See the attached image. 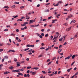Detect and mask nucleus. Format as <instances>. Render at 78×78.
<instances>
[{"label":"nucleus","mask_w":78,"mask_h":78,"mask_svg":"<svg viewBox=\"0 0 78 78\" xmlns=\"http://www.w3.org/2000/svg\"><path fill=\"white\" fill-rule=\"evenodd\" d=\"M10 51H12V52H16L15 51L12 50H9L7 52V53H9L10 52Z\"/></svg>","instance_id":"1"},{"label":"nucleus","mask_w":78,"mask_h":78,"mask_svg":"<svg viewBox=\"0 0 78 78\" xmlns=\"http://www.w3.org/2000/svg\"><path fill=\"white\" fill-rule=\"evenodd\" d=\"M62 49H59L58 52V53H60L62 51Z\"/></svg>","instance_id":"2"},{"label":"nucleus","mask_w":78,"mask_h":78,"mask_svg":"<svg viewBox=\"0 0 78 78\" xmlns=\"http://www.w3.org/2000/svg\"><path fill=\"white\" fill-rule=\"evenodd\" d=\"M58 37V36H57V37H56V36L55 35L54 36V37L52 39V41H53V40H55V39H57V38Z\"/></svg>","instance_id":"3"},{"label":"nucleus","mask_w":78,"mask_h":78,"mask_svg":"<svg viewBox=\"0 0 78 78\" xmlns=\"http://www.w3.org/2000/svg\"><path fill=\"white\" fill-rule=\"evenodd\" d=\"M33 23V20H30V23H29V24H31V23Z\"/></svg>","instance_id":"4"},{"label":"nucleus","mask_w":78,"mask_h":78,"mask_svg":"<svg viewBox=\"0 0 78 78\" xmlns=\"http://www.w3.org/2000/svg\"><path fill=\"white\" fill-rule=\"evenodd\" d=\"M10 73V72L6 71L4 73V74L6 75L8 74V73Z\"/></svg>","instance_id":"5"},{"label":"nucleus","mask_w":78,"mask_h":78,"mask_svg":"<svg viewBox=\"0 0 78 78\" xmlns=\"http://www.w3.org/2000/svg\"><path fill=\"white\" fill-rule=\"evenodd\" d=\"M68 17L69 18H71V17H73V15L71 14H70L69 15Z\"/></svg>","instance_id":"6"},{"label":"nucleus","mask_w":78,"mask_h":78,"mask_svg":"<svg viewBox=\"0 0 78 78\" xmlns=\"http://www.w3.org/2000/svg\"><path fill=\"white\" fill-rule=\"evenodd\" d=\"M52 22H51L52 23H54V22H56V21H57V20L55 19V20H52Z\"/></svg>","instance_id":"7"},{"label":"nucleus","mask_w":78,"mask_h":78,"mask_svg":"<svg viewBox=\"0 0 78 78\" xmlns=\"http://www.w3.org/2000/svg\"><path fill=\"white\" fill-rule=\"evenodd\" d=\"M4 8H6V9H9V7L8 6H5L4 7Z\"/></svg>","instance_id":"8"},{"label":"nucleus","mask_w":78,"mask_h":78,"mask_svg":"<svg viewBox=\"0 0 78 78\" xmlns=\"http://www.w3.org/2000/svg\"><path fill=\"white\" fill-rule=\"evenodd\" d=\"M18 70L20 71H23V70H24V69H23V68H22V69H19Z\"/></svg>","instance_id":"9"},{"label":"nucleus","mask_w":78,"mask_h":78,"mask_svg":"<svg viewBox=\"0 0 78 78\" xmlns=\"http://www.w3.org/2000/svg\"><path fill=\"white\" fill-rule=\"evenodd\" d=\"M78 32L76 34V35H75V37H78Z\"/></svg>","instance_id":"10"},{"label":"nucleus","mask_w":78,"mask_h":78,"mask_svg":"<svg viewBox=\"0 0 78 78\" xmlns=\"http://www.w3.org/2000/svg\"><path fill=\"white\" fill-rule=\"evenodd\" d=\"M18 75H21V76H23V75L22 73H18Z\"/></svg>","instance_id":"11"},{"label":"nucleus","mask_w":78,"mask_h":78,"mask_svg":"<svg viewBox=\"0 0 78 78\" xmlns=\"http://www.w3.org/2000/svg\"><path fill=\"white\" fill-rule=\"evenodd\" d=\"M44 12H49L50 11V10L49 9L45 10L44 11Z\"/></svg>","instance_id":"12"},{"label":"nucleus","mask_w":78,"mask_h":78,"mask_svg":"<svg viewBox=\"0 0 78 78\" xmlns=\"http://www.w3.org/2000/svg\"><path fill=\"white\" fill-rule=\"evenodd\" d=\"M36 73V71L34 72H33L32 73V75H35Z\"/></svg>","instance_id":"13"},{"label":"nucleus","mask_w":78,"mask_h":78,"mask_svg":"<svg viewBox=\"0 0 78 78\" xmlns=\"http://www.w3.org/2000/svg\"><path fill=\"white\" fill-rule=\"evenodd\" d=\"M18 17V16L16 15L15 16H12V17H13L14 19H16V18L17 17Z\"/></svg>","instance_id":"14"},{"label":"nucleus","mask_w":78,"mask_h":78,"mask_svg":"<svg viewBox=\"0 0 78 78\" xmlns=\"http://www.w3.org/2000/svg\"><path fill=\"white\" fill-rule=\"evenodd\" d=\"M18 22H20V21H22V20L21 19H19L17 20Z\"/></svg>","instance_id":"15"},{"label":"nucleus","mask_w":78,"mask_h":78,"mask_svg":"<svg viewBox=\"0 0 78 78\" xmlns=\"http://www.w3.org/2000/svg\"><path fill=\"white\" fill-rule=\"evenodd\" d=\"M33 69H35V70H38L39 68H33Z\"/></svg>","instance_id":"16"},{"label":"nucleus","mask_w":78,"mask_h":78,"mask_svg":"<svg viewBox=\"0 0 78 78\" xmlns=\"http://www.w3.org/2000/svg\"><path fill=\"white\" fill-rule=\"evenodd\" d=\"M75 55H73L72 56V58L73 59L74 58H75Z\"/></svg>","instance_id":"17"},{"label":"nucleus","mask_w":78,"mask_h":78,"mask_svg":"<svg viewBox=\"0 0 78 78\" xmlns=\"http://www.w3.org/2000/svg\"><path fill=\"white\" fill-rule=\"evenodd\" d=\"M14 61H15V62H16L17 61V59L16 58H14Z\"/></svg>","instance_id":"18"},{"label":"nucleus","mask_w":78,"mask_h":78,"mask_svg":"<svg viewBox=\"0 0 78 78\" xmlns=\"http://www.w3.org/2000/svg\"><path fill=\"white\" fill-rule=\"evenodd\" d=\"M70 59V58H69V56L68 57H66L65 58V59L66 60V59Z\"/></svg>","instance_id":"19"},{"label":"nucleus","mask_w":78,"mask_h":78,"mask_svg":"<svg viewBox=\"0 0 78 78\" xmlns=\"http://www.w3.org/2000/svg\"><path fill=\"white\" fill-rule=\"evenodd\" d=\"M14 68V67L13 66H10L9 67V69H12Z\"/></svg>","instance_id":"20"},{"label":"nucleus","mask_w":78,"mask_h":78,"mask_svg":"<svg viewBox=\"0 0 78 78\" xmlns=\"http://www.w3.org/2000/svg\"><path fill=\"white\" fill-rule=\"evenodd\" d=\"M11 36H14L16 35V34H11Z\"/></svg>","instance_id":"21"},{"label":"nucleus","mask_w":78,"mask_h":78,"mask_svg":"<svg viewBox=\"0 0 78 78\" xmlns=\"http://www.w3.org/2000/svg\"><path fill=\"white\" fill-rule=\"evenodd\" d=\"M59 5V3H58L57 4L54 5V6H58Z\"/></svg>","instance_id":"22"},{"label":"nucleus","mask_w":78,"mask_h":78,"mask_svg":"<svg viewBox=\"0 0 78 78\" xmlns=\"http://www.w3.org/2000/svg\"><path fill=\"white\" fill-rule=\"evenodd\" d=\"M4 31H8V29H5Z\"/></svg>","instance_id":"23"},{"label":"nucleus","mask_w":78,"mask_h":78,"mask_svg":"<svg viewBox=\"0 0 78 78\" xmlns=\"http://www.w3.org/2000/svg\"><path fill=\"white\" fill-rule=\"evenodd\" d=\"M24 24H25V25H26V24H28V22H24L23 23Z\"/></svg>","instance_id":"24"},{"label":"nucleus","mask_w":78,"mask_h":78,"mask_svg":"<svg viewBox=\"0 0 78 78\" xmlns=\"http://www.w3.org/2000/svg\"><path fill=\"white\" fill-rule=\"evenodd\" d=\"M31 67H32L31 66H28V67H27V69H31Z\"/></svg>","instance_id":"25"},{"label":"nucleus","mask_w":78,"mask_h":78,"mask_svg":"<svg viewBox=\"0 0 78 78\" xmlns=\"http://www.w3.org/2000/svg\"><path fill=\"white\" fill-rule=\"evenodd\" d=\"M4 58L5 59H8V57L7 56H5V57H4Z\"/></svg>","instance_id":"26"},{"label":"nucleus","mask_w":78,"mask_h":78,"mask_svg":"<svg viewBox=\"0 0 78 78\" xmlns=\"http://www.w3.org/2000/svg\"><path fill=\"white\" fill-rule=\"evenodd\" d=\"M52 17V16H51L48 18V20H49V19H51V18Z\"/></svg>","instance_id":"27"},{"label":"nucleus","mask_w":78,"mask_h":78,"mask_svg":"<svg viewBox=\"0 0 78 78\" xmlns=\"http://www.w3.org/2000/svg\"><path fill=\"white\" fill-rule=\"evenodd\" d=\"M57 41V39H56L55 40H54V41H53V42H56Z\"/></svg>","instance_id":"28"},{"label":"nucleus","mask_w":78,"mask_h":78,"mask_svg":"<svg viewBox=\"0 0 78 78\" xmlns=\"http://www.w3.org/2000/svg\"><path fill=\"white\" fill-rule=\"evenodd\" d=\"M75 62V61L73 62L71 64V66H73L74 64V63Z\"/></svg>","instance_id":"29"},{"label":"nucleus","mask_w":78,"mask_h":78,"mask_svg":"<svg viewBox=\"0 0 78 78\" xmlns=\"http://www.w3.org/2000/svg\"><path fill=\"white\" fill-rule=\"evenodd\" d=\"M15 71L16 72H20V71L19 70H15Z\"/></svg>","instance_id":"30"},{"label":"nucleus","mask_w":78,"mask_h":78,"mask_svg":"<svg viewBox=\"0 0 78 78\" xmlns=\"http://www.w3.org/2000/svg\"><path fill=\"white\" fill-rule=\"evenodd\" d=\"M48 34H46L45 35V37H48Z\"/></svg>","instance_id":"31"},{"label":"nucleus","mask_w":78,"mask_h":78,"mask_svg":"<svg viewBox=\"0 0 78 78\" xmlns=\"http://www.w3.org/2000/svg\"><path fill=\"white\" fill-rule=\"evenodd\" d=\"M29 49H30V48H28L27 49H26L24 50V51H27V50H29Z\"/></svg>","instance_id":"32"},{"label":"nucleus","mask_w":78,"mask_h":78,"mask_svg":"<svg viewBox=\"0 0 78 78\" xmlns=\"http://www.w3.org/2000/svg\"><path fill=\"white\" fill-rule=\"evenodd\" d=\"M25 8V7L23 6H22L20 7V9H23V8Z\"/></svg>","instance_id":"33"},{"label":"nucleus","mask_w":78,"mask_h":78,"mask_svg":"<svg viewBox=\"0 0 78 78\" xmlns=\"http://www.w3.org/2000/svg\"><path fill=\"white\" fill-rule=\"evenodd\" d=\"M3 66V64H2L1 65H0V68H1L2 66Z\"/></svg>","instance_id":"34"},{"label":"nucleus","mask_w":78,"mask_h":78,"mask_svg":"<svg viewBox=\"0 0 78 78\" xmlns=\"http://www.w3.org/2000/svg\"><path fill=\"white\" fill-rule=\"evenodd\" d=\"M45 48H43V47H42V48H40V49L41 50H44V49H45Z\"/></svg>","instance_id":"35"},{"label":"nucleus","mask_w":78,"mask_h":78,"mask_svg":"<svg viewBox=\"0 0 78 78\" xmlns=\"http://www.w3.org/2000/svg\"><path fill=\"white\" fill-rule=\"evenodd\" d=\"M43 55H40L38 57V58H41V57H42Z\"/></svg>","instance_id":"36"},{"label":"nucleus","mask_w":78,"mask_h":78,"mask_svg":"<svg viewBox=\"0 0 78 78\" xmlns=\"http://www.w3.org/2000/svg\"><path fill=\"white\" fill-rule=\"evenodd\" d=\"M72 54H70L69 56L68 57L69 58H70V57H72Z\"/></svg>","instance_id":"37"},{"label":"nucleus","mask_w":78,"mask_h":78,"mask_svg":"<svg viewBox=\"0 0 78 78\" xmlns=\"http://www.w3.org/2000/svg\"><path fill=\"white\" fill-rule=\"evenodd\" d=\"M45 31V30L44 29H43L41 30V31H42V32H44Z\"/></svg>","instance_id":"38"},{"label":"nucleus","mask_w":78,"mask_h":78,"mask_svg":"<svg viewBox=\"0 0 78 78\" xmlns=\"http://www.w3.org/2000/svg\"><path fill=\"white\" fill-rule=\"evenodd\" d=\"M32 49H31L30 50H29L28 52H31L32 51Z\"/></svg>","instance_id":"39"},{"label":"nucleus","mask_w":78,"mask_h":78,"mask_svg":"<svg viewBox=\"0 0 78 78\" xmlns=\"http://www.w3.org/2000/svg\"><path fill=\"white\" fill-rule=\"evenodd\" d=\"M49 49H50V48H48L46 49V51H48V50H49Z\"/></svg>","instance_id":"40"},{"label":"nucleus","mask_w":78,"mask_h":78,"mask_svg":"<svg viewBox=\"0 0 78 78\" xmlns=\"http://www.w3.org/2000/svg\"><path fill=\"white\" fill-rule=\"evenodd\" d=\"M21 26H26L27 25V24H21Z\"/></svg>","instance_id":"41"},{"label":"nucleus","mask_w":78,"mask_h":78,"mask_svg":"<svg viewBox=\"0 0 78 78\" xmlns=\"http://www.w3.org/2000/svg\"><path fill=\"white\" fill-rule=\"evenodd\" d=\"M27 73H30V70H28L27 72Z\"/></svg>","instance_id":"42"},{"label":"nucleus","mask_w":78,"mask_h":78,"mask_svg":"<svg viewBox=\"0 0 78 78\" xmlns=\"http://www.w3.org/2000/svg\"><path fill=\"white\" fill-rule=\"evenodd\" d=\"M24 76L25 77H27V75L26 74H25L24 75Z\"/></svg>","instance_id":"43"},{"label":"nucleus","mask_w":78,"mask_h":78,"mask_svg":"<svg viewBox=\"0 0 78 78\" xmlns=\"http://www.w3.org/2000/svg\"><path fill=\"white\" fill-rule=\"evenodd\" d=\"M3 51V49H0V51Z\"/></svg>","instance_id":"44"},{"label":"nucleus","mask_w":78,"mask_h":78,"mask_svg":"<svg viewBox=\"0 0 78 78\" xmlns=\"http://www.w3.org/2000/svg\"><path fill=\"white\" fill-rule=\"evenodd\" d=\"M25 17L22 16V17L21 18V19H25Z\"/></svg>","instance_id":"45"},{"label":"nucleus","mask_w":78,"mask_h":78,"mask_svg":"<svg viewBox=\"0 0 78 78\" xmlns=\"http://www.w3.org/2000/svg\"><path fill=\"white\" fill-rule=\"evenodd\" d=\"M41 35L42 36H44V34L42 33L41 34Z\"/></svg>","instance_id":"46"},{"label":"nucleus","mask_w":78,"mask_h":78,"mask_svg":"<svg viewBox=\"0 0 78 78\" xmlns=\"http://www.w3.org/2000/svg\"><path fill=\"white\" fill-rule=\"evenodd\" d=\"M64 53H60L59 54L60 55H61L62 56V55H63V54Z\"/></svg>","instance_id":"47"},{"label":"nucleus","mask_w":78,"mask_h":78,"mask_svg":"<svg viewBox=\"0 0 78 78\" xmlns=\"http://www.w3.org/2000/svg\"><path fill=\"white\" fill-rule=\"evenodd\" d=\"M51 63V62H50L49 63H48V66H49V65H50Z\"/></svg>","instance_id":"48"},{"label":"nucleus","mask_w":78,"mask_h":78,"mask_svg":"<svg viewBox=\"0 0 78 78\" xmlns=\"http://www.w3.org/2000/svg\"><path fill=\"white\" fill-rule=\"evenodd\" d=\"M39 37L41 38V39H42V35H40Z\"/></svg>","instance_id":"49"},{"label":"nucleus","mask_w":78,"mask_h":78,"mask_svg":"<svg viewBox=\"0 0 78 78\" xmlns=\"http://www.w3.org/2000/svg\"><path fill=\"white\" fill-rule=\"evenodd\" d=\"M67 44V42H66L63 45H66Z\"/></svg>","instance_id":"50"},{"label":"nucleus","mask_w":78,"mask_h":78,"mask_svg":"<svg viewBox=\"0 0 78 78\" xmlns=\"http://www.w3.org/2000/svg\"><path fill=\"white\" fill-rule=\"evenodd\" d=\"M6 44L7 45H11V44H9V43H7Z\"/></svg>","instance_id":"51"},{"label":"nucleus","mask_w":78,"mask_h":78,"mask_svg":"<svg viewBox=\"0 0 78 78\" xmlns=\"http://www.w3.org/2000/svg\"><path fill=\"white\" fill-rule=\"evenodd\" d=\"M56 58L55 57H54L52 58V60H54V59H56Z\"/></svg>","instance_id":"52"},{"label":"nucleus","mask_w":78,"mask_h":78,"mask_svg":"<svg viewBox=\"0 0 78 78\" xmlns=\"http://www.w3.org/2000/svg\"><path fill=\"white\" fill-rule=\"evenodd\" d=\"M30 46L31 47H34V45H30Z\"/></svg>","instance_id":"53"},{"label":"nucleus","mask_w":78,"mask_h":78,"mask_svg":"<svg viewBox=\"0 0 78 78\" xmlns=\"http://www.w3.org/2000/svg\"><path fill=\"white\" fill-rule=\"evenodd\" d=\"M61 47H62V45H60L59 47V48H61Z\"/></svg>","instance_id":"54"},{"label":"nucleus","mask_w":78,"mask_h":78,"mask_svg":"<svg viewBox=\"0 0 78 78\" xmlns=\"http://www.w3.org/2000/svg\"><path fill=\"white\" fill-rule=\"evenodd\" d=\"M54 48H55V49H58V47H54Z\"/></svg>","instance_id":"55"},{"label":"nucleus","mask_w":78,"mask_h":78,"mask_svg":"<svg viewBox=\"0 0 78 78\" xmlns=\"http://www.w3.org/2000/svg\"><path fill=\"white\" fill-rule=\"evenodd\" d=\"M64 25H66V26H67L68 25L67 24V23H65L63 24Z\"/></svg>","instance_id":"56"},{"label":"nucleus","mask_w":78,"mask_h":78,"mask_svg":"<svg viewBox=\"0 0 78 78\" xmlns=\"http://www.w3.org/2000/svg\"><path fill=\"white\" fill-rule=\"evenodd\" d=\"M16 32H19V30L18 29H17L16 30Z\"/></svg>","instance_id":"57"},{"label":"nucleus","mask_w":78,"mask_h":78,"mask_svg":"<svg viewBox=\"0 0 78 78\" xmlns=\"http://www.w3.org/2000/svg\"><path fill=\"white\" fill-rule=\"evenodd\" d=\"M76 75H78V72H77L76 74H75L74 75H75V76H76Z\"/></svg>","instance_id":"58"},{"label":"nucleus","mask_w":78,"mask_h":78,"mask_svg":"<svg viewBox=\"0 0 78 78\" xmlns=\"http://www.w3.org/2000/svg\"><path fill=\"white\" fill-rule=\"evenodd\" d=\"M68 5H69V4H66L65 5V6H68Z\"/></svg>","instance_id":"59"},{"label":"nucleus","mask_w":78,"mask_h":78,"mask_svg":"<svg viewBox=\"0 0 78 78\" xmlns=\"http://www.w3.org/2000/svg\"><path fill=\"white\" fill-rule=\"evenodd\" d=\"M60 15H61V14H59L58 15H57V17H58V16H60Z\"/></svg>","instance_id":"60"},{"label":"nucleus","mask_w":78,"mask_h":78,"mask_svg":"<svg viewBox=\"0 0 78 78\" xmlns=\"http://www.w3.org/2000/svg\"><path fill=\"white\" fill-rule=\"evenodd\" d=\"M61 71H58V74H59L61 73Z\"/></svg>","instance_id":"61"},{"label":"nucleus","mask_w":78,"mask_h":78,"mask_svg":"<svg viewBox=\"0 0 78 78\" xmlns=\"http://www.w3.org/2000/svg\"><path fill=\"white\" fill-rule=\"evenodd\" d=\"M12 7L13 8H14L16 7V5H13L12 6Z\"/></svg>","instance_id":"62"},{"label":"nucleus","mask_w":78,"mask_h":78,"mask_svg":"<svg viewBox=\"0 0 78 78\" xmlns=\"http://www.w3.org/2000/svg\"><path fill=\"white\" fill-rule=\"evenodd\" d=\"M50 61V59H48L47 60V62H49Z\"/></svg>","instance_id":"63"},{"label":"nucleus","mask_w":78,"mask_h":78,"mask_svg":"<svg viewBox=\"0 0 78 78\" xmlns=\"http://www.w3.org/2000/svg\"><path fill=\"white\" fill-rule=\"evenodd\" d=\"M16 40H18V39H19V37H16Z\"/></svg>","instance_id":"64"}]
</instances>
